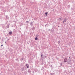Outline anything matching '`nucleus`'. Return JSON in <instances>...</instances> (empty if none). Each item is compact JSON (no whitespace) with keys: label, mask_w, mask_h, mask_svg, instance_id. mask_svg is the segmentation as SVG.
Segmentation results:
<instances>
[{"label":"nucleus","mask_w":75,"mask_h":75,"mask_svg":"<svg viewBox=\"0 0 75 75\" xmlns=\"http://www.w3.org/2000/svg\"><path fill=\"white\" fill-rule=\"evenodd\" d=\"M6 42H5V43H6Z\"/></svg>","instance_id":"nucleus-24"},{"label":"nucleus","mask_w":75,"mask_h":75,"mask_svg":"<svg viewBox=\"0 0 75 75\" xmlns=\"http://www.w3.org/2000/svg\"><path fill=\"white\" fill-rule=\"evenodd\" d=\"M32 29L34 31V30H35V27H33V28Z\"/></svg>","instance_id":"nucleus-7"},{"label":"nucleus","mask_w":75,"mask_h":75,"mask_svg":"<svg viewBox=\"0 0 75 75\" xmlns=\"http://www.w3.org/2000/svg\"><path fill=\"white\" fill-rule=\"evenodd\" d=\"M8 40H9V39H8V40H7V41H8Z\"/></svg>","instance_id":"nucleus-23"},{"label":"nucleus","mask_w":75,"mask_h":75,"mask_svg":"<svg viewBox=\"0 0 75 75\" xmlns=\"http://www.w3.org/2000/svg\"><path fill=\"white\" fill-rule=\"evenodd\" d=\"M27 66H29V65L28 64H26V66L27 67Z\"/></svg>","instance_id":"nucleus-15"},{"label":"nucleus","mask_w":75,"mask_h":75,"mask_svg":"<svg viewBox=\"0 0 75 75\" xmlns=\"http://www.w3.org/2000/svg\"><path fill=\"white\" fill-rule=\"evenodd\" d=\"M24 67L21 68V71H24Z\"/></svg>","instance_id":"nucleus-6"},{"label":"nucleus","mask_w":75,"mask_h":75,"mask_svg":"<svg viewBox=\"0 0 75 75\" xmlns=\"http://www.w3.org/2000/svg\"><path fill=\"white\" fill-rule=\"evenodd\" d=\"M47 25H48V24H46L45 25V27H46H46H47Z\"/></svg>","instance_id":"nucleus-13"},{"label":"nucleus","mask_w":75,"mask_h":75,"mask_svg":"<svg viewBox=\"0 0 75 75\" xmlns=\"http://www.w3.org/2000/svg\"><path fill=\"white\" fill-rule=\"evenodd\" d=\"M59 20H61L62 18H60L59 19Z\"/></svg>","instance_id":"nucleus-19"},{"label":"nucleus","mask_w":75,"mask_h":75,"mask_svg":"<svg viewBox=\"0 0 75 75\" xmlns=\"http://www.w3.org/2000/svg\"><path fill=\"white\" fill-rule=\"evenodd\" d=\"M45 57H46V56H45Z\"/></svg>","instance_id":"nucleus-25"},{"label":"nucleus","mask_w":75,"mask_h":75,"mask_svg":"<svg viewBox=\"0 0 75 75\" xmlns=\"http://www.w3.org/2000/svg\"><path fill=\"white\" fill-rule=\"evenodd\" d=\"M67 61H68V59H67V57H66L64 59V62H67Z\"/></svg>","instance_id":"nucleus-1"},{"label":"nucleus","mask_w":75,"mask_h":75,"mask_svg":"<svg viewBox=\"0 0 75 75\" xmlns=\"http://www.w3.org/2000/svg\"><path fill=\"white\" fill-rule=\"evenodd\" d=\"M27 68H29V66H27Z\"/></svg>","instance_id":"nucleus-17"},{"label":"nucleus","mask_w":75,"mask_h":75,"mask_svg":"<svg viewBox=\"0 0 75 75\" xmlns=\"http://www.w3.org/2000/svg\"><path fill=\"white\" fill-rule=\"evenodd\" d=\"M39 36V35H36V37H38Z\"/></svg>","instance_id":"nucleus-9"},{"label":"nucleus","mask_w":75,"mask_h":75,"mask_svg":"<svg viewBox=\"0 0 75 75\" xmlns=\"http://www.w3.org/2000/svg\"><path fill=\"white\" fill-rule=\"evenodd\" d=\"M60 43V41H58V44H59Z\"/></svg>","instance_id":"nucleus-16"},{"label":"nucleus","mask_w":75,"mask_h":75,"mask_svg":"<svg viewBox=\"0 0 75 75\" xmlns=\"http://www.w3.org/2000/svg\"><path fill=\"white\" fill-rule=\"evenodd\" d=\"M62 63H61V64H60V65H61V66H62Z\"/></svg>","instance_id":"nucleus-20"},{"label":"nucleus","mask_w":75,"mask_h":75,"mask_svg":"<svg viewBox=\"0 0 75 75\" xmlns=\"http://www.w3.org/2000/svg\"><path fill=\"white\" fill-rule=\"evenodd\" d=\"M12 32H10L9 33V35H11V34H12Z\"/></svg>","instance_id":"nucleus-5"},{"label":"nucleus","mask_w":75,"mask_h":75,"mask_svg":"<svg viewBox=\"0 0 75 75\" xmlns=\"http://www.w3.org/2000/svg\"><path fill=\"white\" fill-rule=\"evenodd\" d=\"M33 22H31L30 24V25L31 26H33Z\"/></svg>","instance_id":"nucleus-3"},{"label":"nucleus","mask_w":75,"mask_h":75,"mask_svg":"<svg viewBox=\"0 0 75 75\" xmlns=\"http://www.w3.org/2000/svg\"><path fill=\"white\" fill-rule=\"evenodd\" d=\"M21 59H22V61L23 60H24V59H23V58H21Z\"/></svg>","instance_id":"nucleus-18"},{"label":"nucleus","mask_w":75,"mask_h":75,"mask_svg":"<svg viewBox=\"0 0 75 75\" xmlns=\"http://www.w3.org/2000/svg\"><path fill=\"white\" fill-rule=\"evenodd\" d=\"M28 72L30 74H31V70L30 69H29L28 71Z\"/></svg>","instance_id":"nucleus-4"},{"label":"nucleus","mask_w":75,"mask_h":75,"mask_svg":"<svg viewBox=\"0 0 75 75\" xmlns=\"http://www.w3.org/2000/svg\"><path fill=\"white\" fill-rule=\"evenodd\" d=\"M69 58H70V57H69Z\"/></svg>","instance_id":"nucleus-26"},{"label":"nucleus","mask_w":75,"mask_h":75,"mask_svg":"<svg viewBox=\"0 0 75 75\" xmlns=\"http://www.w3.org/2000/svg\"><path fill=\"white\" fill-rule=\"evenodd\" d=\"M41 58H42V54H41Z\"/></svg>","instance_id":"nucleus-12"},{"label":"nucleus","mask_w":75,"mask_h":75,"mask_svg":"<svg viewBox=\"0 0 75 75\" xmlns=\"http://www.w3.org/2000/svg\"><path fill=\"white\" fill-rule=\"evenodd\" d=\"M1 46H3V45H1Z\"/></svg>","instance_id":"nucleus-22"},{"label":"nucleus","mask_w":75,"mask_h":75,"mask_svg":"<svg viewBox=\"0 0 75 75\" xmlns=\"http://www.w3.org/2000/svg\"><path fill=\"white\" fill-rule=\"evenodd\" d=\"M26 23H29V21H26Z\"/></svg>","instance_id":"nucleus-14"},{"label":"nucleus","mask_w":75,"mask_h":75,"mask_svg":"<svg viewBox=\"0 0 75 75\" xmlns=\"http://www.w3.org/2000/svg\"><path fill=\"white\" fill-rule=\"evenodd\" d=\"M64 22H67V18H64V21H63V23H64Z\"/></svg>","instance_id":"nucleus-2"},{"label":"nucleus","mask_w":75,"mask_h":75,"mask_svg":"<svg viewBox=\"0 0 75 75\" xmlns=\"http://www.w3.org/2000/svg\"><path fill=\"white\" fill-rule=\"evenodd\" d=\"M58 27H59V26H58Z\"/></svg>","instance_id":"nucleus-27"},{"label":"nucleus","mask_w":75,"mask_h":75,"mask_svg":"<svg viewBox=\"0 0 75 75\" xmlns=\"http://www.w3.org/2000/svg\"><path fill=\"white\" fill-rule=\"evenodd\" d=\"M47 14H48V12H47L45 13V14L47 16Z\"/></svg>","instance_id":"nucleus-10"},{"label":"nucleus","mask_w":75,"mask_h":75,"mask_svg":"<svg viewBox=\"0 0 75 75\" xmlns=\"http://www.w3.org/2000/svg\"><path fill=\"white\" fill-rule=\"evenodd\" d=\"M67 64H69V65L70 64V62H67Z\"/></svg>","instance_id":"nucleus-11"},{"label":"nucleus","mask_w":75,"mask_h":75,"mask_svg":"<svg viewBox=\"0 0 75 75\" xmlns=\"http://www.w3.org/2000/svg\"><path fill=\"white\" fill-rule=\"evenodd\" d=\"M35 40H38V38L37 37H36L35 38Z\"/></svg>","instance_id":"nucleus-8"},{"label":"nucleus","mask_w":75,"mask_h":75,"mask_svg":"<svg viewBox=\"0 0 75 75\" xmlns=\"http://www.w3.org/2000/svg\"><path fill=\"white\" fill-rule=\"evenodd\" d=\"M7 27H9V26L8 25L7 26Z\"/></svg>","instance_id":"nucleus-21"}]
</instances>
